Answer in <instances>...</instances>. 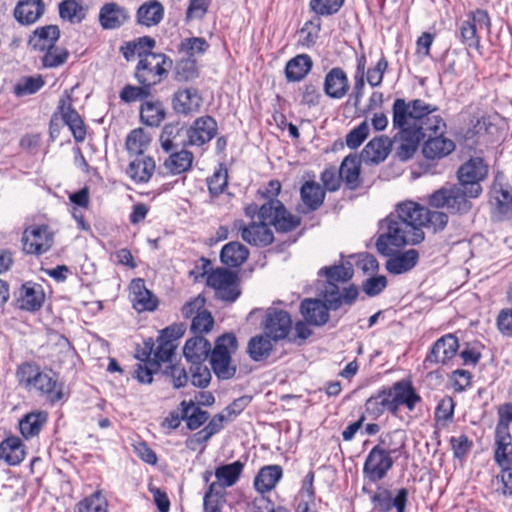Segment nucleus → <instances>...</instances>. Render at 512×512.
<instances>
[{
	"mask_svg": "<svg viewBox=\"0 0 512 512\" xmlns=\"http://www.w3.org/2000/svg\"><path fill=\"white\" fill-rule=\"evenodd\" d=\"M448 215L412 200L395 205L394 210L379 222L376 249L381 255H390L395 249L407 245H418L425 239L423 228L434 233L444 230Z\"/></svg>",
	"mask_w": 512,
	"mask_h": 512,
	"instance_id": "nucleus-1",
	"label": "nucleus"
},
{
	"mask_svg": "<svg viewBox=\"0 0 512 512\" xmlns=\"http://www.w3.org/2000/svg\"><path fill=\"white\" fill-rule=\"evenodd\" d=\"M438 107L422 99L406 101L396 98L392 105V124L398 130L395 135L397 156L406 161L417 151L419 143L427 132L437 133L446 129V123L438 112Z\"/></svg>",
	"mask_w": 512,
	"mask_h": 512,
	"instance_id": "nucleus-2",
	"label": "nucleus"
},
{
	"mask_svg": "<svg viewBox=\"0 0 512 512\" xmlns=\"http://www.w3.org/2000/svg\"><path fill=\"white\" fill-rule=\"evenodd\" d=\"M17 377L20 384L35 388L45 395L51 403L62 400L64 396L63 387L58 382L56 374L42 372L34 364L24 363L20 365L17 370Z\"/></svg>",
	"mask_w": 512,
	"mask_h": 512,
	"instance_id": "nucleus-3",
	"label": "nucleus"
},
{
	"mask_svg": "<svg viewBox=\"0 0 512 512\" xmlns=\"http://www.w3.org/2000/svg\"><path fill=\"white\" fill-rule=\"evenodd\" d=\"M244 213L252 220L257 215L259 221H268L278 232L292 231L300 224V219L290 214L278 199H270L260 207L250 203L245 206Z\"/></svg>",
	"mask_w": 512,
	"mask_h": 512,
	"instance_id": "nucleus-4",
	"label": "nucleus"
},
{
	"mask_svg": "<svg viewBox=\"0 0 512 512\" xmlns=\"http://www.w3.org/2000/svg\"><path fill=\"white\" fill-rule=\"evenodd\" d=\"M238 348L237 338L232 333L219 336L209 355L211 369L219 380H228L234 377L237 371L232 361V354Z\"/></svg>",
	"mask_w": 512,
	"mask_h": 512,
	"instance_id": "nucleus-5",
	"label": "nucleus"
},
{
	"mask_svg": "<svg viewBox=\"0 0 512 512\" xmlns=\"http://www.w3.org/2000/svg\"><path fill=\"white\" fill-rule=\"evenodd\" d=\"M471 197L468 188L463 185L453 184L441 187L428 197V204L433 208H445L451 214H467L471 208Z\"/></svg>",
	"mask_w": 512,
	"mask_h": 512,
	"instance_id": "nucleus-6",
	"label": "nucleus"
},
{
	"mask_svg": "<svg viewBox=\"0 0 512 512\" xmlns=\"http://www.w3.org/2000/svg\"><path fill=\"white\" fill-rule=\"evenodd\" d=\"M200 261L203 275L207 274V285L214 289L216 297L230 303L236 301L241 294L238 275L225 268H217L208 273L210 261L205 258H201Z\"/></svg>",
	"mask_w": 512,
	"mask_h": 512,
	"instance_id": "nucleus-7",
	"label": "nucleus"
},
{
	"mask_svg": "<svg viewBox=\"0 0 512 512\" xmlns=\"http://www.w3.org/2000/svg\"><path fill=\"white\" fill-rule=\"evenodd\" d=\"M172 66V61L165 54H146L135 69V78L140 85L151 88L160 83Z\"/></svg>",
	"mask_w": 512,
	"mask_h": 512,
	"instance_id": "nucleus-8",
	"label": "nucleus"
},
{
	"mask_svg": "<svg viewBox=\"0 0 512 512\" xmlns=\"http://www.w3.org/2000/svg\"><path fill=\"white\" fill-rule=\"evenodd\" d=\"M488 175V164L482 157H471L457 171L459 183L468 188L471 197H479L482 193L481 181Z\"/></svg>",
	"mask_w": 512,
	"mask_h": 512,
	"instance_id": "nucleus-9",
	"label": "nucleus"
},
{
	"mask_svg": "<svg viewBox=\"0 0 512 512\" xmlns=\"http://www.w3.org/2000/svg\"><path fill=\"white\" fill-rule=\"evenodd\" d=\"M268 221H254L245 223L243 220H235L232 230L240 235L241 239L251 246L266 247L274 241V234Z\"/></svg>",
	"mask_w": 512,
	"mask_h": 512,
	"instance_id": "nucleus-10",
	"label": "nucleus"
},
{
	"mask_svg": "<svg viewBox=\"0 0 512 512\" xmlns=\"http://www.w3.org/2000/svg\"><path fill=\"white\" fill-rule=\"evenodd\" d=\"M491 32V19L486 10L477 9L467 15V19L461 24L460 35L462 42L468 47L479 49V32Z\"/></svg>",
	"mask_w": 512,
	"mask_h": 512,
	"instance_id": "nucleus-11",
	"label": "nucleus"
},
{
	"mask_svg": "<svg viewBox=\"0 0 512 512\" xmlns=\"http://www.w3.org/2000/svg\"><path fill=\"white\" fill-rule=\"evenodd\" d=\"M395 460L384 450L373 447L367 454L363 464V477L370 483H378L388 475Z\"/></svg>",
	"mask_w": 512,
	"mask_h": 512,
	"instance_id": "nucleus-12",
	"label": "nucleus"
},
{
	"mask_svg": "<svg viewBox=\"0 0 512 512\" xmlns=\"http://www.w3.org/2000/svg\"><path fill=\"white\" fill-rule=\"evenodd\" d=\"M23 251L31 255H42L53 246L54 233L48 225H32L22 235Z\"/></svg>",
	"mask_w": 512,
	"mask_h": 512,
	"instance_id": "nucleus-13",
	"label": "nucleus"
},
{
	"mask_svg": "<svg viewBox=\"0 0 512 512\" xmlns=\"http://www.w3.org/2000/svg\"><path fill=\"white\" fill-rule=\"evenodd\" d=\"M218 125L216 120L209 116L197 118L187 129V145L203 146L210 142L217 134Z\"/></svg>",
	"mask_w": 512,
	"mask_h": 512,
	"instance_id": "nucleus-14",
	"label": "nucleus"
},
{
	"mask_svg": "<svg viewBox=\"0 0 512 512\" xmlns=\"http://www.w3.org/2000/svg\"><path fill=\"white\" fill-rule=\"evenodd\" d=\"M373 511L391 512L395 508V512H405L408 502V490L400 488L397 490L395 497L387 489H381L374 493L371 497Z\"/></svg>",
	"mask_w": 512,
	"mask_h": 512,
	"instance_id": "nucleus-15",
	"label": "nucleus"
},
{
	"mask_svg": "<svg viewBox=\"0 0 512 512\" xmlns=\"http://www.w3.org/2000/svg\"><path fill=\"white\" fill-rule=\"evenodd\" d=\"M458 348L459 342L456 336L444 335L433 344L425 358V363L445 365L456 355Z\"/></svg>",
	"mask_w": 512,
	"mask_h": 512,
	"instance_id": "nucleus-16",
	"label": "nucleus"
},
{
	"mask_svg": "<svg viewBox=\"0 0 512 512\" xmlns=\"http://www.w3.org/2000/svg\"><path fill=\"white\" fill-rule=\"evenodd\" d=\"M292 320L287 311L269 308L266 313L264 328L274 341L286 338L290 332Z\"/></svg>",
	"mask_w": 512,
	"mask_h": 512,
	"instance_id": "nucleus-17",
	"label": "nucleus"
},
{
	"mask_svg": "<svg viewBox=\"0 0 512 512\" xmlns=\"http://www.w3.org/2000/svg\"><path fill=\"white\" fill-rule=\"evenodd\" d=\"M366 412L374 418H378L388 411L393 416H397L396 404L391 391V387H382L371 395L365 403Z\"/></svg>",
	"mask_w": 512,
	"mask_h": 512,
	"instance_id": "nucleus-18",
	"label": "nucleus"
},
{
	"mask_svg": "<svg viewBox=\"0 0 512 512\" xmlns=\"http://www.w3.org/2000/svg\"><path fill=\"white\" fill-rule=\"evenodd\" d=\"M445 129L437 133L429 132L428 139L424 142L422 153L427 159H441L448 156L455 149L454 142L443 135Z\"/></svg>",
	"mask_w": 512,
	"mask_h": 512,
	"instance_id": "nucleus-19",
	"label": "nucleus"
},
{
	"mask_svg": "<svg viewBox=\"0 0 512 512\" xmlns=\"http://www.w3.org/2000/svg\"><path fill=\"white\" fill-rule=\"evenodd\" d=\"M350 89V82L346 72L341 67H334L325 75L323 90L331 99L344 98Z\"/></svg>",
	"mask_w": 512,
	"mask_h": 512,
	"instance_id": "nucleus-20",
	"label": "nucleus"
},
{
	"mask_svg": "<svg viewBox=\"0 0 512 512\" xmlns=\"http://www.w3.org/2000/svg\"><path fill=\"white\" fill-rule=\"evenodd\" d=\"M358 288L355 285H349L342 291L336 284H327L323 292L324 303L326 304L328 311L337 310L343 304L351 306L358 297Z\"/></svg>",
	"mask_w": 512,
	"mask_h": 512,
	"instance_id": "nucleus-21",
	"label": "nucleus"
},
{
	"mask_svg": "<svg viewBox=\"0 0 512 512\" xmlns=\"http://www.w3.org/2000/svg\"><path fill=\"white\" fill-rule=\"evenodd\" d=\"M203 98L196 88H184L175 92L172 106L176 113L188 115L198 112Z\"/></svg>",
	"mask_w": 512,
	"mask_h": 512,
	"instance_id": "nucleus-22",
	"label": "nucleus"
},
{
	"mask_svg": "<svg viewBox=\"0 0 512 512\" xmlns=\"http://www.w3.org/2000/svg\"><path fill=\"white\" fill-rule=\"evenodd\" d=\"M130 297L133 308L139 312L153 311L158 306V299L146 288L141 278L133 279L130 284Z\"/></svg>",
	"mask_w": 512,
	"mask_h": 512,
	"instance_id": "nucleus-23",
	"label": "nucleus"
},
{
	"mask_svg": "<svg viewBox=\"0 0 512 512\" xmlns=\"http://www.w3.org/2000/svg\"><path fill=\"white\" fill-rule=\"evenodd\" d=\"M391 391L396 404L397 413L400 406L406 407L409 411H413L417 404L422 401L421 396L413 387L411 381L400 380L391 386Z\"/></svg>",
	"mask_w": 512,
	"mask_h": 512,
	"instance_id": "nucleus-24",
	"label": "nucleus"
},
{
	"mask_svg": "<svg viewBox=\"0 0 512 512\" xmlns=\"http://www.w3.org/2000/svg\"><path fill=\"white\" fill-rule=\"evenodd\" d=\"M45 294L41 285L27 282L23 284L17 295L19 308L27 311L39 310L44 302Z\"/></svg>",
	"mask_w": 512,
	"mask_h": 512,
	"instance_id": "nucleus-25",
	"label": "nucleus"
},
{
	"mask_svg": "<svg viewBox=\"0 0 512 512\" xmlns=\"http://www.w3.org/2000/svg\"><path fill=\"white\" fill-rule=\"evenodd\" d=\"M129 19L128 10L116 2L104 4L99 11V23L103 29L114 30Z\"/></svg>",
	"mask_w": 512,
	"mask_h": 512,
	"instance_id": "nucleus-26",
	"label": "nucleus"
},
{
	"mask_svg": "<svg viewBox=\"0 0 512 512\" xmlns=\"http://www.w3.org/2000/svg\"><path fill=\"white\" fill-rule=\"evenodd\" d=\"M395 249L386 262V269L391 274H403L413 269L419 260V253L415 249H409L403 252H396Z\"/></svg>",
	"mask_w": 512,
	"mask_h": 512,
	"instance_id": "nucleus-27",
	"label": "nucleus"
},
{
	"mask_svg": "<svg viewBox=\"0 0 512 512\" xmlns=\"http://www.w3.org/2000/svg\"><path fill=\"white\" fill-rule=\"evenodd\" d=\"M45 12L42 0H20L14 8V17L22 25H32L37 22Z\"/></svg>",
	"mask_w": 512,
	"mask_h": 512,
	"instance_id": "nucleus-28",
	"label": "nucleus"
},
{
	"mask_svg": "<svg viewBox=\"0 0 512 512\" xmlns=\"http://www.w3.org/2000/svg\"><path fill=\"white\" fill-rule=\"evenodd\" d=\"M60 30L56 25H46L36 28L28 40V45L36 51L44 52L56 45Z\"/></svg>",
	"mask_w": 512,
	"mask_h": 512,
	"instance_id": "nucleus-29",
	"label": "nucleus"
},
{
	"mask_svg": "<svg viewBox=\"0 0 512 512\" xmlns=\"http://www.w3.org/2000/svg\"><path fill=\"white\" fill-rule=\"evenodd\" d=\"M300 312L308 324L323 326L329 320L326 304L318 299H304L300 305Z\"/></svg>",
	"mask_w": 512,
	"mask_h": 512,
	"instance_id": "nucleus-30",
	"label": "nucleus"
},
{
	"mask_svg": "<svg viewBox=\"0 0 512 512\" xmlns=\"http://www.w3.org/2000/svg\"><path fill=\"white\" fill-rule=\"evenodd\" d=\"M212 348L210 342L203 336L189 338L183 348V354L190 364L205 363Z\"/></svg>",
	"mask_w": 512,
	"mask_h": 512,
	"instance_id": "nucleus-31",
	"label": "nucleus"
},
{
	"mask_svg": "<svg viewBox=\"0 0 512 512\" xmlns=\"http://www.w3.org/2000/svg\"><path fill=\"white\" fill-rule=\"evenodd\" d=\"M392 141L387 136H378L370 140L361 152V158L365 162L380 163L390 153Z\"/></svg>",
	"mask_w": 512,
	"mask_h": 512,
	"instance_id": "nucleus-32",
	"label": "nucleus"
},
{
	"mask_svg": "<svg viewBox=\"0 0 512 512\" xmlns=\"http://www.w3.org/2000/svg\"><path fill=\"white\" fill-rule=\"evenodd\" d=\"M155 168L156 164L152 157L141 156L129 163L126 173L136 184L147 183L153 176Z\"/></svg>",
	"mask_w": 512,
	"mask_h": 512,
	"instance_id": "nucleus-33",
	"label": "nucleus"
},
{
	"mask_svg": "<svg viewBox=\"0 0 512 512\" xmlns=\"http://www.w3.org/2000/svg\"><path fill=\"white\" fill-rule=\"evenodd\" d=\"M325 190L315 181H306L300 189L301 200L303 203V213L317 210L324 202Z\"/></svg>",
	"mask_w": 512,
	"mask_h": 512,
	"instance_id": "nucleus-34",
	"label": "nucleus"
},
{
	"mask_svg": "<svg viewBox=\"0 0 512 512\" xmlns=\"http://www.w3.org/2000/svg\"><path fill=\"white\" fill-rule=\"evenodd\" d=\"M25 455L24 445L17 436H9L0 443V460L10 466L19 465Z\"/></svg>",
	"mask_w": 512,
	"mask_h": 512,
	"instance_id": "nucleus-35",
	"label": "nucleus"
},
{
	"mask_svg": "<svg viewBox=\"0 0 512 512\" xmlns=\"http://www.w3.org/2000/svg\"><path fill=\"white\" fill-rule=\"evenodd\" d=\"M313 67V61L307 54H299L290 59L285 66V77L288 82H300Z\"/></svg>",
	"mask_w": 512,
	"mask_h": 512,
	"instance_id": "nucleus-36",
	"label": "nucleus"
},
{
	"mask_svg": "<svg viewBox=\"0 0 512 512\" xmlns=\"http://www.w3.org/2000/svg\"><path fill=\"white\" fill-rule=\"evenodd\" d=\"M164 17V7L157 0H150L143 3L136 12L137 23L152 27L158 25Z\"/></svg>",
	"mask_w": 512,
	"mask_h": 512,
	"instance_id": "nucleus-37",
	"label": "nucleus"
},
{
	"mask_svg": "<svg viewBox=\"0 0 512 512\" xmlns=\"http://www.w3.org/2000/svg\"><path fill=\"white\" fill-rule=\"evenodd\" d=\"M193 161V153L186 149H182L171 153L164 161L163 166L169 174L180 175L192 168Z\"/></svg>",
	"mask_w": 512,
	"mask_h": 512,
	"instance_id": "nucleus-38",
	"label": "nucleus"
},
{
	"mask_svg": "<svg viewBox=\"0 0 512 512\" xmlns=\"http://www.w3.org/2000/svg\"><path fill=\"white\" fill-rule=\"evenodd\" d=\"M248 256V248L237 241L225 244L220 252L222 263L228 267L241 266L247 260Z\"/></svg>",
	"mask_w": 512,
	"mask_h": 512,
	"instance_id": "nucleus-39",
	"label": "nucleus"
},
{
	"mask_svg": "<svg viewBox=\"0 0 512 512\" xmlns=\"http://www.w3.org/2000/svg\"><path fill=\"white\" fill-rule=\"evenodd\" d=\"M282 478L279 465H268L260 469L254 479V487L260 493L271 491Z\"/></svg>",
	"mask_w": 512,
	"mask_h": 512,
	"instance_id": "nucleus-40",
	"label": "nucleus"
},
{
	"mask_svg": "<svg viewBox=\"0 0 512 512\" xmlns=\"http://www.w3.org/2000/svg\"><path fill=\"white\" fill-rule=\"evenodd\" d=\"M494 460L499 467L512 465V436L510 432L495 431Z\"/></svg>",
	"mask_w": 512,
	"mask_h": 512,
	"instance_id": "nucleus-41",
	"label": "nucleus"
},
{
	"mask_svg": "<svg viewBox=\"0 0 512 512\" xmlns=\"http://www.w3.org/2000/svg\"><path fill=\"white\" fill-rule=\"evenodd\" d=\"M339 177L349 189H356L360 186V162L355 156H347L339 168Z\"/></svg>",
	"mask_w": 512,
	"mask_h": 512,
	"instance_id": "nucleus-42",
	"label": "nucleus"
},
{
	"mask_svg": "<svg viewBox=\"0 0 512 512\" xmlns=\"http://www.w3.org/2000/svg\"><path fill=\"white\" fill-rule=\"evenodd\" d=\"M244 463L237 460L230 464L221 465L215 470L217 485H221V490L225 491L226 487L233 486L240 478L243 471Z\"/></svg>",
	"mask_w": 512,
	"mask_h": 512,
	"instance_id": "nucleus-43",
	"label": "nucleus"
},
{
	"mask_svg": "<svg viewBox=\"0 0 512 512\" xmlns=\"http://www.w3.org/2000/svg\"><path fill=\"white\" fill-rule=\"evenodd\" d=\"M47 418L48 415L44 411L31 412L25 415L19 421V429L22 436L26 439L37 436L47 422Z\"/></svg>",
	"mask_w": 512,
	"mask_h": 512,
	"instance_id": "nucleus-44",
	"label": "nucleus"
},
{
	"mask_svg": "<svg viewBox=\"0 0 512 512\" xmlns=\"http://www.w3.org/2000/svg\"><path fill=\"white\" fill-rule=\"evenodd\" d=\"M226 504V492L221 485L209 484L203 497V512H224Z\"/></svg>",
	"mask_w": 512,
	"mask_h": 512,
	"instance_id": "nucleus-45",
	"label": "nucleus"
},
{
	"mask_svg": "<svg viewBox=\"0 0 512 512\" xmlns=\"http://www.w3.org/2000/svg\"><path fill=\"white\" fill-rule=\"evenodd\" d=\"M272 337L266 335H256L252 337L247 346V352L253 361L259 362L268 358L272 352Z\"/></svg>",
	"mask_w": 512,
	"mask_h": 512,
	"instance_id": "nucleus-46",
	"label": "nucleus"
},
{
	"mask_svg": "<svg viewBox=\"0 0 512 512\" xmlns=\"http://www.w3.org/2000/svg\"><path fill=\"white\" fill-rule=\"evenodd\" d=\"M165 117L166 112L160 101H146L141 105L140 118L147 126L158 127Z\"/></svg>",
	"mask_w": 512,
	"mask_h": 512,
	"instance_id": "nucleus-47",
	"label": "nucleus"
},
{
	"mask_svg": "<svg viewBox=\"0 0 512 512\" xmlns=\"http://www.w3.org/2000/svg\"><path fill=\"white\" fill-rule=\"evenodd\" d=\"M181 407H182V419H184L186 421L187 427L190 430L198 429L209 418V413L207 411L202 410L200 407L195 405L192 401H190V402L182 401Z\"/></svg>",
	"mask_w": 512,
	"mask_h": 512,
	"instance_id": "nucleus-48",
	"label": "nucleus"
},
{
	"mask_svg": "<svg viewBox=\"0 0 512 512\" xmlns=\"http://www.w3.org/2000/svg\"><path fill=\"white\" fill-rule=\"evenodd\" d=\"M405 433L401 430H393L382 434L378 439V444L374 447H378L384 452L392 454L400 453L405 447Z\"/></svg>",
	"mask_w": 512,
	"mask_h": 512,
	"instance_id": "nucleus-49",
	"label": "nucleus"
},
{
	"mask_svg": "<svg viewBox=\"0 0 512 512\" xmlns=\"http://www.w3.org/2000/svg\"><path fill=\"white\" fill-rule=\"evenodd\" d=\"M491 193L497 203L498 210L502 214H512V188L508 184L495 181Z\"/></svg>",
	"mask_w": 512,
	"mask_h": 512,
	"instance_id": "nucleus-50",
	"label": "nucleus"
},
{
	"mask_svg": "<svg viewBox=\"0 0 512 512\" xmlns=\"http://www.w3.org/2000/svg\"><path fill=\"white\" fill-rule=\"evenodd\" d=\"M59 16L70 23H80L85 18V10L80 0H64L59 4Z\"/></svg>",
	"mask_w": 512,
	"mask_h": 512,
	"instance_id": "nucleus-51",
	"label": "nucleus"
},
{
	"mask_svg": "<svg viewBox=\"0 0 512 512\" xmlns=\"http://www.w3.org/2000/svg\"><path fill=\"white\" fill-rule=\"evenodd\" d=\"M150 143V138L142 128L132 130L126 138V149L131 155L140 156Z\"/></svg>",
	"mask_w": 512,
	"mask_h": 512,
	"instance_id": "nucleus-52",
	"label": "nucleus"
},
{
	"mask_svg": "<svg viewBox=\"0 0 512 512\" xmlns=\"http://www.w3.org/2000/svg\"><path fill=\"white\" fill-rule=\"evenodd\" d=\"M176 349V344L172 343L170 340H165L162 337H158L157 345L155 349H153V345L150 346V352L148 357L154 363L160 364L162 362H168L171 360L174 355V351Z\"/></svg>",
	"mask_w": 512,
	"mask_h": 512,
	"instance_id": "nucleus-53",
	"label": "nucleus"
},
{
	"mask_svg": "<svg viewBox=\"0 0 512 512\" xmlns=\"http://www.w3.org/2000/svg\"><path fill=\"white\" fill-rule=\"evenodd\" d=\"M319 274L327 277L328 284H336L337 282H346L353 276V268L350 263L323 267Z\"/></svg>",
	"mask_w": 512,
	"mask_h": 512,
	"instance_id": "nucleus-54",
	"label": "nucleus"
},
{
	"mask_svg": "<svg viewBox=\"0 0 512 512\" xmlns=\"http://www.w3.org/2000/svg\"><path fill=\"white\" fill-rule=\"evenodd\" d=\"M76 512H108L107 501L99 491L84 498L76 505Z\"/></svg>",
	"mask_w": 512,
	"mask_h": 512,
	"instance_id": "nucleus-55",
	"label": "nucleus"
},
{
	"mask_svg": "<svg viewBox=\"0 0 512 512\" xmlns=\"http://www.w3.org/2000/svg\"><path fill=\"white\" fill-rule=\"evenodd\" d=\"M44 84L45 82L40 75L24 77L14 86V93L19 97L32 95L38 92Z\"/></svg>",
	"mask_w": 512,
	"mask_h": 512,
	"instance_id": "nucleus-56",
	"label": "nucleus"
},
{
	"mask_svg": "<svg viewBox=\"0 0 512 512\" xmlns=\"http://www.w3.org/2000/svg\"><path fill=\"white\" fill-rule=\"evenodd\" d=\"M214 326V318L207 310L196 314L192 321L190 330L194 336H202V334L209 333Z\"/></svg>",
	"mask_w": 512,
	"mask_h": 512,
	"instance_id": "nucleus-57",
	"label": "nucleus"
},
{
	"mask_svg": "<svg viewBox=\"0 0 512 512\" xmlns=\"http://www.w3.org/2000/svg\"><path fill=\"white\" fill-rule=\"evenodd\" d=\"M299 97L301 105L312 108L319 105L322 94L316 84L307 82L300 87Z\"/></svg>",
	"mask_w": 512,
	"mask_h": 512,
	"instance_id": "nucleus-58",
	"label": "nucleus"
},
{
	"mask_svg": "<svg viewBox=\"0 0 512 512\" xmlns=\"http://www.w3.org/2000/svg\"><path fill=\"white\" fill-rule=\"evenodd\" d=\"M344 0H310V9L318 16H329L337 13Z\"/></svg>",
	"mask_w": 512,
	"mask_h": 512,
	"instance_id": "nucleus-59",
	"label": "nucleus"
},
{
	"mask_svg": "<svg viewBox=\"0 0 512 512\" xmlns=\"http://www.w3.org/2000/svg\"><path fill=\"white\" fill-rule=\"evenodd\" d=\"M68 55L69 53L66 49L54 45L53 48L45 51L42 57V64L46 68L58 67L67 61Z\"/></svg>",
	"mask_w": 512,
	"mask_h": 512,
	"instance_id": "nucleus-60",
	"label": "nucleus"
},
{
	"mask_svg": "<svg viewBox=\"0 0 512 512\" xmlns=\"http://www.w3.org/2000/svg\"><path fill=\"white\" fill-rule=\"evenodd\" d=\"M190 373L191 383L194 386L205 388L209 385L211 381V371L205 363L190 364Z\"/></svg>",
	"mask_w": 512,
	"mask_h": 512,
	"instance_id": "nucleus-61",
	"label": "nucleus"
},
{
	"mask_svg": "<svg viewBox=\"0 0 512 512\" xmlns=\"http://www.w3.org/2000/svg\"><path fill=\"white\" fill-rule=\"evenodd\" d=\"M369 124L365 120L361 122L358 126L353 128L347 135H346V145L350 149H356L358 148L364 140L369 135Z\"/></svg>",
	"mask_w": 512,
	"mask_h": 512,
	"instance_id": "nucleus-62",
	"label": "nucleus"
},
{
	"mask_svg": "<svg viewBox=\"0 0 512 512\" xmlns=\"http://www.w3.org/2000/svg\"><path fill=\"white\" fill-rule=\"evenodd\" d=\"M209 193L212 197L219 196L227 187L228 174L226 169H219L207 180Z\"/></svg>",
	"mask_w": 512,
	"mask_h": 512,
	"instance_id": "nucleus-63",
	"label": "nucleus"
},
{
	"mask_svg": "<svg viewBox=\"0 0 512 512\" xmlns=\"http://www.w3.org/2000/svg\"><path fill=\"white\" fill-rule=\"evenodd\" d=\"M209 45L202 37L186 38L181 42L180 50L185 52L189 57L197 54H203Z\"/></svg>",
	"mask_w": 512,
	"mask_h": 512,
	"instance_id": "nucleus-64",
	"label": "nucleus"
}]
</instances>
